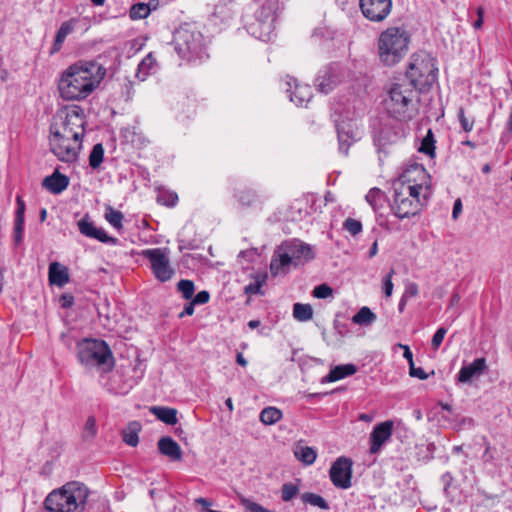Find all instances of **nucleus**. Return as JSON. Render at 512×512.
<instances>
[{"instance_id":"18","label":"nucleus","mask_w":512,"mask_h":512,"mask_svg":"<svg viewBox=\"0 0 512 512\" xmlns=\"http://www.w3.org/2000/svg\"><path fill=\"white\" fill-rule=\"evenodd\" d=\"M286 245L289 249V255L293 257L295 266L304 264L315 257L312 246L298 239L288 241Z\"/></svg>"},{"instance_id":"20","label":"nucleus","mask_w":512,"mask_h":512,"mask_svg":"<svg viewBox=\"0 0 512 512\" xmlns=\"http://www.w3.org/2000/svg\"><path fill=\"white\" fill-rule=\"evenodd\" d=\"M485 358H477L468 365H463L458 373V381L468 383L474 377H479L487 370Z\"/></svg>"},{"instance_id":"15","label":"nucleus","mask_w":512,"mask_h":512,"mask_svg":"<svg viewBox=\"0 0 512 512\" xmlns=\"http://www.w3.org/2000/svg\"><path fill=\"white\" fill-rule=\"evenodd\" d=\"M393 422L391 420H387L381 423H378L374 426L372 432L370 433L369 442L370 454H378L382 446L391 438L393 433Z\"/></svg>"},{"instance_id":"17","label":"nucleus","mask_w":512,"mask_h":512,"mask_svg":"<svg viewBox=\"0 0 512 512\" xmlns=\"http://www.w3.org/2000/svg\"><path fill=\"white\" fill-rule=\"evenodd\" d=\"M78 228L80 233L88 238L97 239L98 241L105 244H118L117 238L109 236L103 228H97L93 221L90 220L88 215L84 216L78 222Z\"/></svg>"},{"instance_id":"64","label":"nucleus","mask_w":512,"mask_h":512,"mask_svg":"<svg viewBox=\"0 0 512 512\" xmlns=\"http://www.w3.org/2000/svg\"><path fill=\"white\" fill-rule=\"evenodd\" d=\"M195 503L201 505L206 512L207 510H210L209 507L212 505L208 499L203 497L196 498Z\"/></svg>"},{"instance_id":"58","label":"nucleus","mask_w":512,"mask_h":512,"mask_svg":"<svg viewBox=\"0 0 512 512\" xmlns=\"http://www.w3.org/2000/svg\"><path fill=\"white\" fill-rule=\"evenodd\" d=\"M210 295L207 291L203 290L198 292L192 299L196 305L205 304L209 301Z\"/></svg>"},{"instance_id":"25","label":"nucleus","mask_w":512,"mask_h":512,"mask_svg":"<svg viewBox=\"0 0 512 512\" xmlns=\"http://www.w3.org/2000/svg\"><path fill=\"white\" fill-rule=\"evenodd\" d=\"M294 82V90H291V82H288L289 89V97L292 102H294L297 106L306 105L312 98V88L309 85H299L296 83L295 79H292Z\"/></svg>"},{"instance_id":"11","label":"nucleus","mask_w":512,"mask_h":512,"mask_svg":"<svg viewBox=\"0 0 512 512\" xmlns=\"http://www.w3.org/2000/svg\"><path fill=\"white\" fill-rule=\"evenodd\" d=\"M49 147L50 151L59 161L73 163L78 160L82 148V140H74L61 135L55 127L49 128Z\"/></svg>"},{"instance_id":"26","label":"nucleus","mask_w":512,"mask_h":512,"mask_svg":"<svg viewBox=\"0 0 512 512\" xmlns=\"http://www.w3.org/2000/svg\"><path fill=\"white\" fill-rule=\"evenodd\" d=\"M17 209L15 212V221H14V242L16 245H19L23 239V231H24V214H25V202L21 196H17L16 198Z\"/></svg>"},{"instance_id":"44","label":"nucleus","mask_w":512,"mask_h":512,"mask_svg":"<svg viewBox=\"0 0 512 512\" xmlns=\"http://www.w3.org/2000/svg\"><path fill=\"white\" fill-rule=\"evenodd\" d=\"M104 159V147L101 143H97L93 146L92 151L89 155V165L92 169H98Z\"/></svg>"},{"instance_id":"50","label":"nucleus","mask_w":512,"mask_h":512,"mask_svg":"<svg viewBox=\"0 0 512 512\" xmlns=\"http://www.w3.org/2000/svg\"><path fill=\"white\" fill-rule=\"evenodd\" d=\"M343 229L348 231L352 236H356L362 231V224L359 220L347 218L343 223Z\"/></svg>"},{"instance_id":"60","label":"nucleus","mask_w":512,"mask_h":512,"mask_svg":"<svg viewBox=\"0 0 512 512\" xmlns=\"http://www.w3.org/2000/svg\"><path fill=\"white\" fill-rule=\"evenodd\" d=\"M60 303L63 308H69L74 304V297L71 294H63Z\"/></svg>"},{"instance_id":"38","label":"nucleus","mask_w":512,"mask_h":512,"mask_svg":"<svg viewBox=\"0 0 512 512\" xmlns=\"http://www.w3.org/2000/svg\"><path fill=\"white\" fill-rule=\"evenodd\" d=\"M73 29V24L70 21H66L61 24L55 36L52 52L60 50L65 38L73 31Z\"/></svg>"},{"instance_id":"37","label":"nucleus","mask_w":512,"mask_h":512,"mask_svg":"<svg viewBox=\"0 0 512 512\" xmlns=\"http://www.w3.org/2000/svg\"><path fill=\"white\" fill-rule=\"evenodd\" d=\"M155 0L150 1L148 4L139 2L130 8L129 16L132 20H140L149 16L151 12V5Z\"/></svg>"},{"instance_id":"8","label":"nucleus","mask_w":512,"mask_h":512,"mask_svg":"<svg viewBox=\"0 0 512 512\" xmlns=\"http://www.w3.org/2000/svg\"><path fill=\"white\" fill-rule=\"evenodd\" d=\"M78 358L86 367H97L103 372L112 370L114 366L112 351L103 340L84 339L78 343Z\"/></svg>"},{"instance_id":"32","label":"nucleus","mask_w":512,"mask_h":512,"mask_svg":"<svg viewBox=\"0 0 512 512\" xmlns=\"http://www.w3.org/2000/svg\"><path fill=\"white\" fill-rule=\"evenodd\" d=\"M141 430V425L137 421L130 422L126 429L123 430V441L125 444L135 447L139 442V432Z\"/></svg>"},{"instance_id":"35","label":"nucleus","mask_w":512,"mask_h":512,"mask_svg":"<svg viewBox=\"0 0 512 512\" xmlns=\"http://www.w3.org/2000/svg\"><path fill=\"white\" fill-rule=\"evenodd\" d=\"M282 411L276 407H266L260 413V421L265 425H273L282 419Z\"/></svg>"},{"instance_id":"43","label":"nucleus","mask_w":512,"mask_h":512,"mask_svg":"<svg viewBox=\"0 0 512 512\" xmlns=\"http://www.w3.org/2000/svg\"><path fill=\"white\" fill-rule=\"evenodd\" d=\"M301 499L306 504L316 506L323 510L329 509L328 502L322 496H320L318 494L306 492L301 495Z\"/></svg>"},{"instance_id":"59","label":"nucleus","mask_w":512,"mask_h":512,"mask_svg":"<svg viewBox=\"0 0 512 512\" xmlns=\"http://www.w3.org/2000/svg\"><path fill=\"white\" fill-rule=\"evenodd\" d=\"M397 347L403 349V357L408 361L409 366L411 365V363H414L413 354L408 345L398 343Z\"/></svg>"},{"instance_id":"31","label":"nucleus","mask_w":512,"mask_h":512,"mask_svg":"<svg viewBox=\"0 0 512 512\" xmlns=\"http://www.w3.org/2000/svg\"><path fill=\"white\" fill-rule=\"evenodd\" d=\"M268 279L267 273H256L253 275V281L245 286L244 293L247 295H263V285Z\"/></svg>"},{"instance_id":"49","label":"nucleus","mask_w":512,"mask_h":512,"mask_svg":"<svg viewBox=\"0 0 512 512\" xmlns=\"http://www.w3.org/2000/svg\"><path fill=\"white\" fill-rule=\"evenodd\" d=\"M299 493V488L297 485L288 482L284 483L281 488V499L284 502L291 501L297 494Z\"/></svg>"},{"instance_id":"62","label":"nucleus","mask_w":512,"mask_h":512,"mask_svg":"<svg viewBox=\"0 0 512 512\" xmlns=\"http://www.w3.org/2000/svg\"><path fill=\"white\" fill-rule=\"evenodd\" d=\"M461 212H462V202L460 199H457L453 205L452 218L457 219Z\"/></svg>"},{"instance_id":"12","label":"nucleus","mask_w":512,"mask_h":512,"mask_svg":"<svg viewBox=\"0 0 512 512\" xmlns=\"http://www.w3.org/2000/svg\"><path fill=\"white\" fill-rule=\"evenodd\" d=\"M143 256L150 261L156 279L166 282L172 278L174 270L170 266V260L165 249H146L143 251Z\"/></svg>"},{"instance_id":"7","label":"nucleus","mask_w":512,"mask_h":512,"mask_svg":"<svg viewBox=\"0 0 512 512\" xmlns=\"http://www.w3.org/2000/svg\"><path fill=\"white\" fill-rule=\"evenodd\" d=\"M173 45L180 58L186 61L208 57L202 33L189 24L181 25L173 34Z\"/></svg>"},{"instance_id":"28","label":"nucleus","mask_w":512,"mask_h":512,"mask_svg":"<svg viewBox=\"0 0 512 512\" xmlns=\"http://www.w3.org/2000/svg\"><path fill=\"white\" fill-rule=\"evenodd\" d=\"M357 372L356 365L349 363L343 365H337L332 368L329 373L322 379V383L335 382L341 380L347 376H351Z\"/></svg>"},{"instance_id":"3","label":"nucleus","mask_w":512,"mask_h":512,"mask_svg":"<svg viewBox=\"0 0 512 512\" xmlns=\"http://www.w3.org/2000/svg\"><path fill=\"white\" fill-rule=\"evenodd\" d=\"M416 90L407 81L394 83L385 101L389 115L401 122L412 120L419 112V97Z\"/></svg>"},{"instance_id":"6","label":"nucleus","mask_w":512,"mask_h":512,"mask_svg":"<svg viewBox=\"0 0 512 512\" xmlns=\"http://www.w3.org/2000/svg\"><path fill=\"white\" fill-rule=\"evenodd\" d=\"M410 35L404 28L390 27L378 39L380 61L386 66H394L407 54Z\"/></svg>"},{"instance_id":"14","label":"nucleus","mask_w":512,"mask_h":512,"mask_svg":"<svg viewBox=\"0 0 512 512\" xmlns=\"http://www.w3.org/2000/svg\"><path fill=\"white\" fill-rule=\"evenodd\" d=\"M352 461L346 457H339L331 466L329 474L333 485L340 489L351 487Z\"/></svg>"},{"instance_id":"55","label":"nucleus","mask_w":512,"mask_h":512,"mask_svg":"<svg viewBox=\"0 0 512 512\" xmlns=\"http://www.w3.org/2000/svg\"><path fill=\"white\" fill-rule=\"evenodd\" d=\"M446 333H447V329L444 327H440L436 330L435 334L432 337V341H431V346L434 350H437L440 347Z\"/></svg>"},{"instance_id":"56","label":"nucleus","mask_w":512,"mask_h":512,"mask_svg":"<svg viewBox=\"0 0 512 512\" xmlns=\"http://www.w3.org/2000/svg\"><path fill=\"white\" fill-rule=\"evenodd\" d=\"M484 440H486V438H484ZM495 453L496 450L491 447L490 443L485 441V451L482 456L483 461L486 463H493L495 460Z\"/></svg>"},{"instance_id":"46","label":"nucleus","mask_w":512,"mask_h":512,"mask_svg":"<svg viewBox=\"0 0 512 512\" xmlns=\"http://www.w3.org/2000/svg\"><path fill=\"white\" fill-rule=\"evenodd\" d=\"M177 290L181 292L184 299L189 300L193 297L195 291L194 282L191 280L182 279L177 284Z\"/></svg>"},{"instance_id":"45","label":"nucleus","mask_w":512,"mask_h":512,"mask_svg":"<svg viewBox=\"0 0 512 512\" xmlns=\"http://www.w3.org/2000/svg\"><path fill=\"white\" fill-rule=\"evenodd\" d=\"M419 152L426 154L430 157L435 156V139L431 129L427 131L426 136L422 139L419 147Z\"/></svg>"},{"instance_id":"9","label":"nucleus","mask_w":512,"mask_h":512,"mask_svg":"<svg viewBox=\"0 0 512 512\" xmlns=\"http://www.w3.org/2000/svg\"><path fill=\"white\" fill-rule=\"evenodd\" d=\"M407 82L416 89L432 86L437 79V67L430 55H413L406 72Z\"/></svg>"},{"instance_id":"21","label":"nucleus","mask_w":512,"mask_h":512,"mask_svg":"<svg viewBox=\"0 0 512 512\" xmlns=\"http://www.w3.org/2000/svg\"><path fill=\"white\" fill-rule=\"evenodd\" d=\"M235 15L234 4L231 0L221 1L215 5L210 21L214 25L226 24Z\"/></svg>"},{"instance_id":"48","label":"nucleus","mask_w":512,"mask_h":512,"mask_svg":"<svg viewBox=\"0 0 512 512\" xmlns=\"http://www.w3.org/2000/svg\"><path fill=\"white\" fill-rule=\"evenodd\" d=\"M458 120L465 132H471L473 130L475 118L473 116H467L463 107L458 109Z\"/></svg>"},{"instance_id":"4","label":"nucleus","mask_w":512,"mask_h":512,"mask_svg":"<svg viewBox=\"0 0 512 512\" xmlns=\"http://www.w3.org/2000/svg\"><path fill=\"white\" fill-rule=\"evenodd\" d=\"M88 496L87 486L73 481L49 493L44 506L50 512H84Z\"/></svg>"},{"instance_id":"30","label":"nucleus","mask_w":512,"mask_h":512,"mask_svg":"<svg viewBox=\"0 0 512 512\" xmlns=\"http://www.w3.org/2000/svg\"><path fill=\"white\" fill-rule=\"evenodd\" d=\"M160 421L167 425H175L178 421L177 410L170 407L154 406L150 409Z\"/></svg>"},{"instance_id":"52","label":"nucleus","mask_w":512,"mask_h":512,"mask_svg":"<svg viewBox=\"0 0 512 512\" xmlns=\"http://www.w3.org/2000/svg\"><path fill=\"white\" fill-rule=\"evenodd\" d=\"M313 296L318 299H325L333 294V289L327 284H320L313 289Z\"/></svg>"},{"instance_id":"2","label":"nucleus","mask_w":512,"mask_h":512,"mask_svg":"<svg viewBox=\"0 0 512 512\" xmlns=\"http://www.w3.org/2000/svg\"><path fill=\"white\" fill-rule=\"evenodd\" d=\"M105 71L94 61H78L67 67L58 82L60 96L67 101L87 98L99 85Z\"/></svg>"},{"instance_id":"19","label":"nucleus","mask_w":512,"mask_h":512,"mask_svg":"<svg viewBox=\"0 0 512 512\" xmlns=\"http://www.w3.org/2000/svg\"><path fill=\"white\" fill-rule=\"evenodd\" d=\"M337 136L339 142V151L344 155L348 154L350 146L357 140V133L353 128L352 123H337Z\"/></svg>"},{"instance_id":"34","label":"nucleus","mask_w":512,"mask_h":512,"mask_svg":"<svg viewBox=\"0 0 512 512\" xmlns=\"http://www.w3.org/2000/svg\"><path fill=\"white\" fill-rule=\"evenodd\" d=\"M376 319V314L372 312L369 307L364 306L352 317V322L360 326H369L374 323Z\"/></svg>"},{"instance_id":"41","label":"nucleus","mask_w":512,"mask_h":512,"mask_svg":"<svg viewBox=\"0 0 512 512\" xmlns=\"http://www.w3.org/2000/svg\"><path fill=\"white\" fill-rule=\"evenodd\" d=\"M154 65L155 59L152 54L149 53L138 64L137 72L135 74L136 78H138L140 81H144Z\"/></svg>"},{"instance_id":"51","label":"nucleus","mask_w":512,"mask_h":512,"mask_svg":"<svg viewBox=\"0 0 512 512\" xmlns=\"http://www.w3.org/2000/svg\"><path fill=\"white\" fill-rule=\"evenodd\" d=\"M157 201L167 207H173L178 201V196L176 193L163 192L158 195Z\"/></svg>"},{"instance_id":"47","label":"nucleus","mask_w":512,"mask_h":512,"mask_svg":"<svg viewBox=\"0 0 512 512\" xmlns=\"http://www.w3.org/2000/svg\"><path fill=\"white\" fill-rule=\"evenodd\" d=\"M97 434L96 419L94 416H89L86 420L82 437L85 441L92 440Z\"/></svg>"},{"instance_id":"40","label":"nucleus","mask_w":512,"mask_h":512,"mask_svg":"<svg viewBox=\"0 0 512 512\" xmlns=\"http://www.w3.org/2000/svg\"><path fill=\"white\" fill-rule=\"evenodd\" d=\"M293 317L300 322L311 320L313 317L312 306L310 304L295 303L293 305Z\"/></svg>"},{"instance_id":"1","label":"nucleus","mask_w":512,"mask_h":512,"mask_svg":"<svg viewBox=\"0 0 512 512\" xmlns=\"http://www.w3.org/2000/svg\"><path fill=\"white\" fill-rule=\"evenodd\" d=\"M390 210L400 219L420 214L432 194L430 176L422 165L415 164L393 183Z\"/></svg>"},{"instance_id":"33","label":"nucleus","mask_w":512,"mask_h":512,"mask_svg":"<svg viewBox=\"0 0 512 512\" xmlns=\"http://www.w3.org/2000/svg\"><path fill=\"white\" fill-rule=\"evenodd\" d=\"M366 201L373 208L375 213H379V209L386 201L385 193L379 188H372L365 196Z\"/></svg>"},{"instance_id":"39","label":"nucleus","mask_w":512,"mask_h":512,"mask_svg":"<svg viewBox=\"0 0 512 512\" xmlns=\"http://www.w3.org/2000/svg\"><path fill=\"white\" fill-rule=\"evenodd\" d=\"M125 133V137L138 148H142L149 143L148 138L135 126L127 128Z\"/></svg>"},{"instance_id":"16","label":"nucleus","mask_w":512,"mask_h":512,"mask_svg":"<svg viewBox=\"0 0 512 512\" xmlns=\"http://www.w3.org/2000/svg\"><path fill=\"white\" fill-rule=\"evenodd\" d=\"M234 198L241 208L256 211L262 210L265 202V197L262 194L249 187L235 190Z\"/></svg>"},{"instance_id":"36","label":"nucleus","mask_w":512,"mask_h":512,"mask_svg":"<svg viewBox=\"0 0 512 512\" xmlns=\"http://www.w3.org/2000/svg\"><path fill=\"white\" fill-rule=\"evenodd\" d=\"M105 220L117 230L123 228L124 215L121 211L115 210L112 206H107L104 214Z\"/></svg>"},{"instance_id":"63","label":"nucleus","mask_w":512,"mask_h":512,"mask_svg":"<svg viewBox=\"0 0 512 512\" xmlns=\"http://www.w3.org/2000/svg\"><path fill=\"white\" fill-rule=\"evenodd\" d=\"M441 481L444 485V490L447 491L448 487L450 486L451 482L453 481V477L451 473L447 472L442 475Z\"/></svg>"},{"instance_id":"24","label":"nucleus","mask_w":512,"mask_h":512,"mask_svg":"<svg viewBox=\"0 0 512 512\" xmlns=\"http://www.w3.org/2000/svg\"><path fill=\"white\" fill-rule=\"evenodd\" d=\"M69 185V178L58 172L54 171L51 175L45 177L42 186L53 194H60Z\"/></svg>"},{"instance_id":"57","label":"nucleus","mask_w":512,"mask_h":512,"mask_svg":"<svg viewBox=\"0 0 512 512\" xmlns=\"http://www.w3.org/2000/svg\"><path fill=\"white\" fill-rule=\"evenodd\" d=\"M418 293H419L418 285L414 282H409L408 284H406L405 290H404V293L402 296L409 299V298L416 297L418 295Z\"/></svg>"},{"instance_id":"61","label":"nucleus","mask_w":512,"mask_h":512,"mask_svg":"<svg viewBox=\"0 0 512 512\" xmlns=\"http://www.w3.org/2000/svg\"><path fill=\"white\" fill-rule=\"evenodd\" d=\"M195 305L196 304L193 301L186 303L183 311L179 314V318H183L184 316L193 315Z\"/></svg>"},{"instance_id":"10","label":"nucleus","mask_w":512,"mask_h":512,"mask_svg":"<svg viewBox=\"0 0 512 512\" xmlns=\"http://www.w3.org/2000/svg\"><path fill=\"white\" fill-rule=\"evenodd\" d=\"M84 126V113L78 106H74L66 111L65 115H63V112L57 113L50 124V127H55L61 135L74 138V140L83 139L85 134Z\"/></svg>"},{"instance_id":"27","label":"nucleus","mask_w":512,"mask_h":512,"mask_svg":"<svg viewBox=\"0 0 512 512\" xmlns=\"http://www.w3.org/2000/svg\"><path fill=\"white\" fill-rule=\"evenodd\" d=\"M48 275L51 285L63 287L69 282L68 269L58 262H52L49 265Z\"/></svg>"},{"instance_id":"23","label":"nucleus","mask_w":512,"mask_h":512,"mask_svg":"<svg viewBox=\"0 0 512 512\" xmlns=\"http://www.w3.org/2000/svg\"><path fill=\"white\" fill-rule=\"evenodd\" d=\"M339 81L335 67L329 66L320 72L316 79V85L320 92L328 94L337 86Z\"/></svg>"},{"instance_id":"53","label":"nucleus","mask_w":512,"mask_h":512,"mask_svg":"<svg viewBox=\"0 0 512 512\" xmlns=\"http://www.w3.org/2000/svg\"><path fill=\"white\" fill-rule=\"evenodd\" d=\"M434 374H435L434 370H431L429 373H427L422 368L415 367L414 363H411V365L409 366V375L411 377H415L420 380H426L427 378H429V376L434 375Z\"/></svg>"},{"instance_id":"22","label":"nucleus","mask_w":512,"mask_h":512,"mask_svg":"<svg viewBox=\"0 0 512 512\" xmlns=\"http://www.w3.org/2000/svg\"><path fill=\"white\" fill-rule=\"evenodd\" d=\"M160 454L168 457L171 461H181L183 452L180 445L170 436L161 437L157 443Z\"/></svg>"},{"instance_id":"42","label":"nucleus","mask_w":512,"mask_h":512,"mask_svg":"<svg viewBox=\"0 0 512 512\" xmlns=\"http://www.w3.org/2000/svg\"><path fill=\"white\" fill-rule=\"evenodd\" d=\"M294 455L299 461L303 462L306 465L313 464L317 456L316 451L309 446L298 447L294 451Z\"/></svg>"},{"instance_id":"54","label":"nucleus","mask_w":512,"mask_h":512,"mask_svg":"<svg viewBox=\"0 0 512 512\" xmlns=\"http://www.w3.org/2000/svg\"><path fill=\"white\" fill-rule=\"evenodd\" d=\"M395 271L394 269H391L389 271V273H387L384 278H383V291H384V294L386 297H390L393 293V288H394V285H393V282H392V277L394 275Z\"/></svg>"},{"instance_id":"5","label":"nucleus","mask_w":512,"mask_h":512,"mask_svg":"<svg viewBox=\"0 0 512 512\" xmlns=\"http://www.w3.org/2000/svg\"><path fill=\"white\" fill-rule=\"evenodd\" d=\"M254 14L252 19L245 20L247 32L264 42L272 39L275 20L280 10L279 0H253Z\"/></svg>"},{"instance_id":"29","label":"nucleus","mask_w":512,"mask_h":512,"mask_svg":"<svg viewBox=\"0 0 512 512\" xmlns=\"http://www.w3.org/2000/svg\"><path fill=\"white\" fill-rule=\"evenodd\" d=\"M283 252L279 254V259H273L270 264L271 274L277 276L284 272L285 267L294 263L293 257L289 255V249L286 243L282 246Z\"/></svg>"},{"instance_id":"13","label":"nucleus","mask_w":512,"mask_h":512,"mask_svg":"<svg viewBox=\"0 0 512 512\" xmlns=\"http://www.w3.org/2000/svg\"><path fill=\"white\" fill-rule=\"evenodd\" d=\"M363 16L371 22L384 21L392 10V0H359Z\"/></svg>"}]
</instances>
